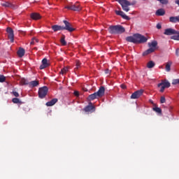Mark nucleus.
<instances>
[{
    "mask_svg": "<svg viewBox=\"0 0 179 179\" xmlns=\"http://www.w3.org/2000/svg\"><path fill=\"white\" fill-rule=\"evenodd\" d=\"M6 80V78L3 75H0V83H3Z\"/></svg>",
    "mask_w": 179,
    "mask_h": 179,
    "instance_id": "obj_35",
    "label": "nucleus"
},
{
    "mask_svg": "<svg viewBox=\"0 0 179 179\" xmlns=\"http://www.w3.org/2000/svg\"><path fill=\"white\" fill-rule=\"evenodd\" d=\"M122 89H127V86L125 85H121Z\"/></svg>",
    "mask_w": 179,
    "mask_h": 179,
    "instance_id": "obj_43",
    "label": "nucleus"
},
{
    "mask_svg": "<svg viewBox=\"0 0 179 179\" xmlns=\"http://www.w3.org/2000/svg\"><path fill=\"white\" fill-rule=\"evenodd\" d=\"M142 94H143V90H137L131 94V99H139Z\"/></svg>",
    "mask_w": 179,
    "mask_h": 179,
    "instance_id": "obj_8",
    "label": "nucleus"
},
{
    "mask_svg": "<svg viewBox=\"0 0 179 179\" xmlns=\"http://www.w3.org/2000/svg\"><path fill=\"white\" fill-rule=\"evenodd\" d=\"M155 65L156 64H155L153 61H150L147 63V68H148V69H152V68H153Z\"/></svg>",
    "mask_w": 179,
    "mask_h": 179,
    "instance_id": "obj_27",
    "label": "nucleus"
},
{
    "mask_svg": "<svg viewBox=\"0 0 179 179\" xmlns=\"http://www.w3.org/2000/svg\"><path fill=\"white\" fill-rule=\"evenodd\" d=\"M48 93V87L45 86L41 87L38 90V97L40 99H44V97L47 96Z\"/></svg>",
    "mask_w": 179,
    "mask_h": 179,
    "instance_id": "obj_6",
    "label": "nucleus"
},
{
    "mask_svg": "<svg viewBox=\"0 0 179 179\" xmlns=\"http://www.w3.org/2000/svg\"><path fill=\"white\" fill-rule=\"evenodd\" d=\"M36 43H38V39H36V38H33L31 39L30 44H31V45H34V44H36Z\"/></svg>",
    "mask_w": 179,
    "mask_h": 179,
    "instance_id": "obj_34",
    "label": "nucleus"
},
{
    "mask_svg": "<svg viewBox=\"0 0 179 179\" xmlns=\"http://www.w3.org/2000/svg\"><path fill=\"white\" fill-rule=\"evenodd\" d=\"M157 29H162V24H157Z\"/></svg>",
    "mask_w": 179,
    "mask_h": 179,
    "instance_id": "obj_41",
    "label": "nucleus"
},
{
    "mask_svg": "<svg viewBox=\"0 0 179 179\" xmlns=\"http://www.w3.org/2000/svg\"><path fill=\"white\" fill-rule=\"evenodd\" d=\"M106 92V88L101 86L99 87L98 92H94L89 96L90 100H95V99H100V97H103L104 96V93Z\"/></svg>",
    "mask_w": 179,
    "mask_h": 179,
    "instance_id": "obj_3",
    "label": "nucleus"
},
{
    "mask_svg": "<svg viewBox=\"0 0 179 179\" xmlns=\"http://www.w3.org/2000/svg\"><path fill=\"white\" fill-rule=\"evenodd\" d=\"M110 34H122L125 33V28L122 25H111L108 28Z\"/></svg>",
    "mask_w": 179,
    "mask_h": 179,
    "instance_id": "obj_2",
    "label": "nucleus"
},
{
    "mask_svg": "<svg viewBox=\"0 0 179 179\" xmlns=\"http://www.w3.org/2000/svg\"><path fill=\"white\" fill-rule=\"evenodd\" d=\"M63 23L65 24L64 27L61 25H52V30H53V31L67 30V31H69V33H72V31H75L76 29L72 27V24H71L69 22L66 20H64Z\"/></svg>",
    "mask_w": 179,
    "mask_h": 179,
    "instance_id": "obj_1",
    "label": "nucleus"
},
{
    "mask_svg": "<svg viewBox=\"0 0 179 179\" xmlns=\"http://www.w3.org/2000/svg\"><path fill=\"white\" fill-rule=\"evenodd\" d=\"M80 65H82V64L80 63V62L79 60H76V68H75V71H78L79 69V68H80Z\"/></svg>",
    "mask_w": 179,
    "mask_h": 179,
    "instance_id": "obj_29",
    "label": "nucleus"
},
{
    "mask_svg": "<svg viewBox=\"0 0 179 179\" xmlns=\"http://www.w3.org/2000/svg\"><path fill=\"white\" fill-rule=\"evenodd\" d=\"M74 95H76L77 97L79 96V92L75 91L74 92Z\"/></svg>",
    "mask_w": 179,
    "mask_h": 179,
    "instance_id": "obj_42",
    "label": "nucleus"
},
{
    "mask_svg": "<svg viewBox=\"0 0 179 179\" xmlns=\"http://www.w3.org/2000/svg\"><path fill=\"white\" fill-rule=\"evenodd\" d=\"M13 103H14V104H19L20 102V99H19L18 98H13L12 99Z\"/></svg>",
    "mask_w": 179,
    "mask_h": 179,
    "instance_id": "obj_32",
    "label": "nucleus"
},
{
    "mask_svg": "<svg viewBox=\"0 0 179 179\" xmlns=\"http://www.w3.org/2000/svg\"><path fill=\"white\" fill-rule=\"evenodd\" d=\"M30 16H31V18L33 19V20H38L39 19H41V15H40L37 13H31Z\"/></svg>",
    "mask_w": 179,
    "mask_h": 179,
    "instance_id": "obj_15",
    "label": "nucleus"
},
{
    "mask_svg": "<svg viewBox=\"0 0 179 179\" xmlns=\"http://www.w3.org/2000/svg\"><path fill=\"white\" fill-rule=\"evenodd\" d=\"M155 48H150L148 50H145L143 53V55H149V54H152V52H155Z\"/></svg>",
    "mask_w": 179,
    "mask_h": 179,
    "instance_id": "obj_18",
    "label": "nucleus"
},
{
    "mask_svg": "<svg viewBox=\"0 0 179 179\" xmlns=\"http://www.w3.org/2000/svg\"><path fill=\"white\" fill-rule=\"evenodd\" d=\"M116 15L118 16H121L122 19H124L125 20H129L131 18L128 17L127 15H125V13L121 10H115Z\"/></svg>",
    "mask_w": 179,
    "mask_h": 179,
    "instance_id": "obj_11",
    "label": "nucleus"
},
{
    "mask_svg": "<svg viewBox=\"0 0 179 179\" xmlns=\"http://www.w3.org/2000/svg\"><path fill=\"white\" fill-rule=\"evenodd\" d=\"M105 73H109V71L108 70H106Z\"/></svg>",
    "mask_w": 179,
    "mask_h": 179,
    "instance_id": "obj_44",
    "label": "nucleus"
},
{
    "mask_svg": "<svg viewBox=\"0 0 179 179\" xmlns=\"http://www.w3.org/2000/svg\"><path fill=\"white\" fill-rule=\"evenodd\" d=\"M2 6H4V8H10V9H16L17 6L13 4L12 3H9L8 1L3 3Z\"/></svg>",
    "mask_w": 179,
    "mask_h": 179,
    "instance_id": "obj_13",
    "label": "nucleus"
},
{
    "mask_svg": "<svg viewBox=\"0 0 179 179\" xmlns=\"http://www.w3.org/2000/svg\"><path fill=\"white\" fill-rule=\"evenodd\" d=\"M152 110L155 111V113H157L158 114H162V109L159 107H155L152 108Z\"/></svg>",
    "mask_w": 179,
    "mask_h": 179,
    "instance_id": "obj_30",
    "label": "nucleus"
},
{
    "mask_svg": "<svg viewBox=\"0 0 179 179\" xmlns=\"http://www.w3.org/2000/svg\"><path fill=\"white\" fill-rule=\"evenodd\" d=\"M171 84L169 81L166 80L158 84V87H161L160 92L163 93L164 92V89L170 87Z\"/></svg>",
    "mask_w": 179,
    "mask_h": 179,
    "instance_id": "obj_7",
    "label": "nucleus"
},
{
    "mask_svg": "<svg viewBox=\"0 0 179 179\" xmlns=\"http://www.w3.org/2000/svg\"><path fill=\"white\" fill-rule=\"evenodd\" d=\"M117 1L121 5L124 12H129V7L128 6H131V5H135V3H136V1L131 3L128 0H117Z\"/></svg>",
    "mask_w": 179,
    "mask_h": 179,
    "instance_id": "obj_4",
    "label": "nucleus"
},
{
    "mask_svg": "<svg viewBox=\"0 0 179 179\" xmlns=\"http://www.w3.org/2000/svg\"><path fill=\"white\" fill-rule=\"evenodd\" d=\"M66 9H69V10H72V5H69L67 6H66Z\"/></svg>",
    "mask_w": 179,
    "mask_h": 179,
    "instance_id": "obj_39",
    "label": "nucleus"
},
{
    "mask_svg": "<svg viewBox=\"0 0 179 179\" xmlns=\"http://www.w3.org/2000/svg\"><path fill=\"white\" fill-rule=\"evenodd\" d=\"M160 103H161L162 104L166 103V97H164V96H161Z\"/></svg>",
    "mask_w": 179,
    "mask_h": 179,
    "instance_id": "obj_36",
    "label": "nucleus"
},
{
    "mask_svg": "<svg viewBox=\"0 0 179 179\" xmlns=\"http://www.w3.org/2000/svg\"><path fill=\"white\" fill-rule=\"evenodd\" d=\"M169 22H171V23H177V22H178L179 23V15L176 17H170Z\"/></svg>",
    "mask_w": 179,
    "mask_h": 179,
    "instance_id": "obj_21",
    "label": "nucleus"
},
{
    "mask_svg": "<svg viewBox=\"0 0 179 179\" xmlns=\"http://www.w3.org/2000/svg\"><path fill=\"white\" fill-rule=\"evenodd\" d=\"M13 96H15V97H19V93L17 92H16V91H13Z\"/></svg>",
    "mask_w": 179,
    "mask_h": 179,
    "instance_id": "obj_38",
    "label": "nucleus"
},
{
    "mask_svg": "<svg viewBox=\"0 0 179 179\" xmlns=\"http://www.w3.org/2000/svg\"><path fill=\"white\" fill-rule=\"evenodd\" d=\"M92 110H94V106L92 105H88L84 108L85 113H89L90 111H92Z\"/></svg>",
    "mask_w": 179,
    "mask_h": 179,
    "instance_id": "obj_24",
    "label": "nucleus"
},
{
    "mask_svg": "<svg viewBox=\"0 0 179 179\" xmlns=\"http://www.w3.org/2000/svg\"><path fill=\"white\" fill-rule=\"evenodd\" d=\"M176 57H179V48H177L176 50Z\"/></svg>",
    "mask_w": 179,
    "mask_h": 179,
    "instance_id": "obj_40",
    "label": "nucleus"
},
{
    "mask_svg": "<svg viewBox=\"0 0 179 179\" xmlns=\"http://www.w3.org/2000/svg\"><path fill=\"white\" fill-rule=\"evenodd\" d=\"M25 52H25L24 49H23V48H20L17 52V54L18 57H20V58H22V57L24 56Z\"/></svg>",
    "mask_w": 179,
    "mask_h": 179,
    "instance_id": "obj_16",
    "label": "nucleus"
},
{
    "mask_svg": "<svg viewBox=\"0 0 179 179\" xmlns=\"http://www.w3.org/2000/svg\"><path fill=\"white\" fill-rule=\"evenodd\" d=\"M126 41H128L129 43H134V44H136V41H135V34H134L133 36H127L126 38Z\"/></svg>",
    "mask_w": 179,
    "mask_h": 179,
    "instance_id": "obj_17",
    "label": "nucleus"
},
{
    "mask_svg": "<svg viewBox=\"0 0 179 179\" xmlns=\"http://www.w3.org/2000/svg\"><path fill=\"white\" fill-rule=\"evenodd\" d=\"M82 8H80V6L78 3L71 5V10L79 11Z\"/></svg>",
    "mask_w": 179,
    "mask_h": 179,
    "instance_id": "obj_22",
    "label": "nucleus"
},
{
    "mask_svg": "<svg viewBox=\"0 0 179 179\" xmlns=\"http://www.w3.org/2000/svg\"><path fill=\"white\" fill-rule=\"evenodd\" d=\"M48 66H50V64H48V60L45 58L42 60V64L40 66L39 69H45V68H48Z\"/></svg>",
    "mask_w": 179,
    "mask_h": 179,
    "instance_id": "obj_12",
    "label": "nucleus"
},
{
    "mask_svg": "<svg viewBox=\"0 0 179 179\" xmlns=\"http://www.w3.org/2000/svg\"><path fill=\"white\" fill-rule=\"evenodd\" d=\"M39 83L38 80H33L29 83V85L30 86V87H36L37 86H38Z\"/></svg>",
    "mask_w": 179,
    "mask_h": 179,
    "instance_id": "obj_23",
    "label": "nucleus"
},
{
    "mask_svg": "<svg viewBox=\"0 0 179 179\" xmlns=\"http://www.w3.org/2000/svg\"><path fill=\"white\" fill-rule=\"evenodd\" d=\"M134 39L136 41V44H142L148 41V38L145 37L143 35H141V34H134Z\"/></svg>",
    "mask_w": 179,
    "mask_h": 179,
    "instance_id": "obj_5",
    "label": "nucleus"
},
{
    "mask_svg": "<svg viewBox=\"0 0 179 179\" xmlns=\"http://www.w3.org/2000/svg\"><path fill=\"white\" fill-rule=\"evenodd\" d=\"M165 13H166V11H164V9L163 8H160L157 10L156 12L157 16H164Z\"/></svg>",
    "mask_w": 179,
    "mask_h": 179,
    "instance_id": "obj_20",
    "label": "nucleus"
},
{
    "mask_svg": "<svg viewBox=\"0 0 179 179\" xmlns=\"http://www.w3.org/2000/svg\"><path fill=\"white\" fill-rule=\"evenodd\" d=\"M171 40H177L179 41V31H176V33L171 37Z\"/></svg>",
    "mask_w": 179,
    "mask_h": 179,
    "instance_id": "obj_26",
    "label": "nucleus"
},
{
    "mask_svg": "<svg viewBox=\"0 0 179 179\" xmlns=\"http://www.w3.org/2000/svg\"><path fill=\"white\" fill-rule=\"evenodd\" d=\"M158 2H160L162 5H167L169 3V0H157Z\"/></svg>",
    "mask_w": 179,
    "mask_h": 179,
    "instance_id": "obj_33",
    "label": "nucleus"
},
{
    "mask_svg": "<svg viewBox=\"0 0 179 179\" xmlns=\"http://www.w3.org/2000/svg\"><path fill=\"white\" fill-rule=\"evenodd\" d=\"M34 50H37V48H35Z\"/></svg>",
    "mask_w": 179,
    "mask_h": 179,
    "instance_id": "obj_45",
    "label": "nucleus"
},
{
    "mask_svg": "<svg viewBox=\"0 0 179 179\" xmlns=\"http://www.w3.org/2000/svg\"><path fill=\"white\" fill-rule=\"evenodd\" d=\"M171 65H173V62L169 61L166 63L165 69L166 72H170L171 71Z\"/></svg>",
    "mask_w": 179,
    "mask_h": 179,
    "instance_id": "obj_19",
    "label": "nucleus"
},
{
    "mask_svg": "<svg viewBox=\"0 0 179 179\" xmlns=\"http://www.w3.org/2000/svg\"><path fill=\"white\" fill-rule=\"evenodd\" d=\"M148 47H150V48L156 49V47H157V41H152V43H148Z\"/></svg>",
    "mask_w": 179,
    "mask_h": 179,
    "instance_id": "obj_25",
    "label": "nucleus"
},
{
    "mask_svg": "<svg viewBox=\"0 0 179 179\" xmlns=\"http://www.w3.org/2000/svg\"><path fill=\"white\" fill-rule=\"evenodd\" d=\"M178 84H179V79L173 80L172 85H178Z\"/></svg>",
    "mask_w": 179,
    "mask_h": 179,
    "instance_id": "obj_37",
    "label": "nucleus"
},
{
    "mask_svg": "<svg viewBox=\"0 0 179 179\" xmlns=\"http://www.w3.org/2000/svg\"><path fill=\"white\" fill-rule=\"evenodd\" d=\"M176 33H177V31H176V29L169 28L165 29L164 34H165V36H173V34H176Z\"/></svg>",
    "mask_w": 179,
    "mask_h": 179,
    "instance_id": "obj_10",
    "label": "nucleus"
},
{
    "mask_svg": "<svg viewBox=\"0 0 179 179\" xmlns=\"http://www.w3.org/2000/svg\"><path fill=\"white\" fill-rule=\"evenodd\" d=\"M60 43L62 45H66V41H65V35H62L60 39Z\"/></svg>",
    "mask_w": 179,
    "mask_h": 179,
    "instance_id": "obj_28",
    "label": "nucleus"
},
{
    "mask_svg": "<svg viewBox=\"0 0 179 179\" xmlns=\"http://www.w3.org/2000/svg\"><path fill=\"white\" fill-rule=\"evenodd\" d=\"M7 33H8V38L10 40V42L13 43L15 37V35L13 34V29L10 27L7 28Z\"/></svg>",
    "mask_w": 179,
    "mask_h": 179,
    "instance_id": "obj_9",
    "label": "nucleus"
},
{
    "mask_svg": "<svg viewBox=\"0 0 179 179\" xmlns=\"http://www.w3.org/2000/svg\"><path fill=\"white\" fill-rule=\"evenodd\" d=\"M90 104H92V103H90Z\"/></svg>",
    "mask_w": 179,
    "mask_h": 179,
    "instance_id": "obj_46",
    "label": "nucleus"
},
{
    "mask_svg": "<svg viewBox=\"0 0 179 179\" xmlns=\"http://www.w3.org/2000/svg\"><path fill=\"white\" fill-rule=\"evenodd\" d=\"M67 72H68V67H64L62 69L60 73H62V75H65V73H66Z\"/></svg>",
    "mask_w": 179,
    "mask_h": 179,
    "instance_id": "obj_31",
    "label": "nucleus"
},
{
    "mask_svg": "<svg viewBox=\"0 0 179 179\" xmlns=\"http://www.w3.org/2000/svg\"><path fill=\"white\" fill-rule=\"evenodd\" d=\"M58 102V99L55 98L52 99L51 101L46 103L47 107H52L55 103Z\"/></svg>",
    "mask_w": 179,
    "mask_h": 179,
    "instance_id": "obj_14",
    "label": "nucleus"
}]
</instances>
